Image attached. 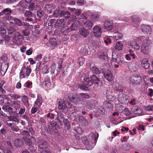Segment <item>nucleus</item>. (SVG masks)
I'll use <instances>...</instances> for the list:
<instances>
[{
  "mask_svg": "<svg viewBox=\"0 0 153 153\" xmlns=\"http://www.w3.org/2000/svg\"><path fill=\"white\" fill-rule=\"evenodd\" d=\"M138 39L143 42L141 46V52L144 55L148 54L150 52L151 46L148 39L143 36L139 37Z\"/></svg>",
  "mask_w": 153,
  "mask_h": 153,
  "instance_id": "obj_1",
  "label": "nucleus"
},
{
  "mask_svg": "<svg viewBox=\"0 0 153 153\" xmlns=\"http://www.w3.org/2000/svg\"><path fill=\"white\" fill-rule=\"evenodd\" d=\"M82 82V85L79 84V87L82 90H87L88 87L90 86L92 84V82L90 81V79L87 76L84 77Z\"/></svg>",
  "mask_w": 153,
  "mask_h": 153,
  "instance_id": "obj_2",
  "label": "nucleus"
},
{
  "mask_svg": "<svg viewBox=\"0 0 153 153\" xmlns=\"http://www.w3.org/2000/svg\"><path fill=\"white\" fill-rule=\"evenodd\" d=\"M38 143L39 148L42 150L40 153H51L48 148V144L46 142L43 140H39Z\"/></svg>",
  "mask_w": 153,
  "mask_h": 153,
  "instance_id": "obj_3",
  "label": "nucleus"
},
{
  "mask_svg": "<svg viewBox=\"0 0 153 153\" xmlns=\"http://www.w3.org/2000/svg\"><path fill=\"white\" fill-rule=\"evenodd\" d=\"M31 72V70L30 66H27V67L25 66H23L20 73V79H22L25 78V75L27 76H29Z\"/></svg>",
  "mask_w": 153,
  "mask_h": 153,
  "instance_id": "obj_4",
  "label": "nucleus"
},
{
  "mask_svg": "<svg viewBox=\"0 0 153 153\" xmlns=\"http://www.w3.org/2000/svg\"><path fill=\"white\" fill-rule=\"evenodd\" d=\"M66 102L64 100L60 99L58 102L59 109L62 110L66 109L68 110L71 107V105L70 103L67 105Z\"/></svg>",
  "mask_w": 153,
  "mask_h": 153,
  "instance_id": "obj_5",
  "label": "nucleus"
},
{
  "mask_svg": "<svg viewBox=\"0 0 153 153\" xmlns=\"http://www.w3.org/2000/svg\"><path fill=\"white\" fill-rule=\"evenodd\" d=\"M23 36L21 33L19 32L16 33L13 36V42L16 45H20L22 42L21 39L23 38Z\"/></svg>",
  "mask_w": 153,
  "mask_h": 153,
  "instance_id": "obj_6",
  "label": "nucleus"
},
{
  "mask_svg": "<svg viewBox=\"0 0 153 153\" xmlns=\"http://www.w3.org/2000/svg\"><path fill=\"white\" fill-rule=\"evenodd\" d=\"M93 32L95 36L100 37L102 33V29L99 26L96 25L93 27Z\"/></svg>",
  "mask_w": 153,
  "mask_h": 153,
  "instance_id": "obj_7",
  "label": "nucleus"
},
{
  "mask_svg": "<svg viewBox=\"0 0 153 153\" xmlns=\"http://www.w3.org/2000/svg\"><path fill=\"white\" fill-rule=\"evenodd\" d=\"M58 120L60 124L62 123L63 121L65 126L67 127V129L69 130L70 128V125L69 121L67 119H64L62 116H59L58 114Z\"/></svg>",
  "mask_w": 153,
  "mask_h": 153,
  "instance_id": "obj_8",
  "label": "nucleus"
},
{
  "mask_svg": "<svg viewBox=\"0 0 153 153\" xmlns=\"http://www.w3.org/2000/svg\"><path fill=\"white\" fill-rule=\"evenodd\" d=\"M128 97L125 94H121L119 95L118 100L120 103L125 104L128 102Z\"/></svg>",
  "mask_w": 153,
  "mask_h": 153,
  "instance_id": "obj_9",
  "label": "nucleus"
},
{
  "mask_svg": "<svg viewBox=\"0 0 153 153\" xmlns=\"http://www.w3.org/2000/svg\"><path fill=\"white\" fill-rule=\"evenodd\" d=\"M141 77L140 76H132L129 79V81L131 84H137L140 83Z\"/></svg>",
  "mask_w": 153,
  "mask_h": 153,
  "instance_id": "obj_10",
  "label": "nucleus"
},
{
  "mask_svg": "<svg viewBox=\"0 0 153 153\" xmlns=\"http://www.w3.org/2000/svg\"><path fill=\"white\" fill-rule=\"evenodd\" d=\"M104 30L107 31L111 30L113 28V22L112 21L106 20L104 22L103 27Z\"/></svg>",
  "mask_w": 153,
  "mask_h": 153,
  "instance_id": "obj_11",
  "label": "nucleus"
},
{
  "mask_svg": "<svg viewBox=\"0 0 153 153\" xmlns=\"http://www.w3.org/2000/svg\"><path fill=\"white\" fill-rule=\"evenodd\" d=\"M132 22V24L134 27H137L140 23V20L138 16L136 15H133L130 17Z\"/></svg>",
  "mask_w": 153,
  "mask_h": 153,
  "instance_id": "obj_12",
  "label": "nucleus"
},
{
  "mask_svg": "<svg viewBox=\"0 0 153 153\" xmlns=\"http://www.w3.org/2000/svg\"><path fill=\"white\" fill-rule=\"evenodd\" d=\"M57 126L56 123L54 121L50 122L49 124L48 125L50 131L54 133H56L57 132L56 129V127Z\"/></svg>",
  "mask_w": 153,
  "mask_h": 153,
  "instance_id": "obj_13",
  "label": "nucleus"
},
{
  "mask_svg": "<svg viewBox=\"0 0 153 153\" xmlns=\"http://www.w3.org/2000/svg\"><path fill=\"white\" fill-rule=\"evenodd\" d=\"M104 75L105 79L109 82L111 81L113 79V74L109 70H107L104 73Z\"/></svg>",
  "mask_w": 153,
  "mask_h": 153,
  "instance_id": "obj_14",
  "label": "nucleus"
},
{
  "mask_svg": "<svg viewBox=\"0 0 153 153\" xmlns=\"http://www.w3.org/2000/svg\"><path fill=\"white\" fill-rule=\"evenodd\" d=\"M68 98L71 102L75 104L78 103L80 101L78 95L76 94H71L68 96Z\"/></svg>",
  "mask_w": 153,
  "mask_h": 153,
  "instance_id": "obj_15",
  "label": "nucleus"
},
{
  "mask_svg": "<svg viewBox=\"0 0 153 153\" xmlns=\"http://www.w3.org/2000/svg\"><path fill=\"white\" fill-rule=\"evenodd\" d=\"M137 62L135 61H132L129 63L128 65L129 68L131 71H135L138 67Z\"/></svg>",
  "mask_w": 153,
  "mask_h": 153,
  "instance_id": "obj_16",
  "label": "nucleus"
},
{
  "mask_svg": "<svg viewBox=\"0 0 153 153\" xmlns=\"http://www.w3.org/2000/svg\"><path fill=\"white\" fill-rule=\"evenodd\" d=\"M129 45L135 50L139 51L140 48V46L138 43L135 41L131 40L130 41Z\"/></svg>",
  "mask_w": 153,
  "mask_h": 153,
  "instance_id": "obj_17",
  "label": "nucleus"
},
{
  "mask_svg": "<svg viewBox=\"0 0 153 153\" xmlns=\"http://www.w3.org/2000/svg\"><path fill=\"white\" fill-rule=\"evenodd\" d=\"M132 112L134 114L141 115L142 114V109L138 106H136L133 107L131 109Z\"/></svg>",
  "mask_w": 153,
  "mask_h": 153,
  "instance_id": "obj_18",
  "label": "nucleus"
},
{
  "mask_svg": "<svg viewBox=\"0 0 153 153\" xmlns=\"http://www.w3.org/2000/svg\"><path fill=\"white\" fill-rule=\"evenodd\" d=\"M141 28L143 32L146 33L150 34L151 29L149 26L148 25L143 24L142 25Z\"/></svg>",
  "mask_w": 153,
  "mask_h": 153,
  "instance_id": "obj_19",
  "label": "nucleus"
},
{
  "mask_svg": "<svg viewBox=\"0 0 153 153\" xmlns=\"http://www.w3.org/2000/svg\"><path fill=\"white\" fill-rule=\"evenodd\" d=\"M79 32V34L82 38H86L89 34V32L85 28H81Z\"/></svg>",
  "mask_w": 153,
  "mask_h": 153,
  "instance_id": "obj_20",
  "label": "nucleus"
},
{
  "mask_svg": "<svg viewBox=\"0 0 153 153\" xmlns=\"http://www.w3.org/2000/svg\"><path fill=\"white\" fill-rule=\"evenodd\" d=\"M83 13L82 14V16H81V18L79 19L77 22L79 25H85L88 21L87 17L83 16Z\"/></svg>",
  "mask_w": 153,
  "mask_h": 153,
  "instance_id": "obj_21",
  "label": "nucleus"
},
{
  "mask_svg": "<svg viewBox=\"0 0 153 153\" xmlns=\"http://www.w3.org/2000/svg\"><path fill=\"white\" fill-rule=\"evenodd\" d=\"M100 13L99 12H93L91 13V18L93 21H97L100 18Z\"/></svg>",
  "mask_w": 153,
  "mask_h": 153,
  "instance_id": "obj_22",
  "label": "nucleus"
},
{
  "mask_svg": "<svg viewBox=\"0 0 153 153\" xmlns=\"http://www.w3.org/2000/svg\"><path fill=\"white\" fill-rule=\"evenodd\" d=\"M78 118L79 121L81 123L82 125L84 126H87L88 125V121L82 116H79L78 117H75V119L77 120Z\"/></svg>",
  "mask_w": 153,
  "mask_h": 153,
  "instance_id": "obj_23",
  "label": "nucleus"
},
{
  "mask_svg": "<svg viewBox=\"0 0 153 153\" xmlns=\"http://www.w3.org/2000/svg\"><path fill=\"white\" fill-rule=\"evenodd\" d=\"M113 38L114 41L115 40H118L122 39L123 38V34L120 32H115L114 33L112 36Z\"/></svg>",
  "mask_w": 153,
  "mask_h": 153,
  "instance_id": "obj_24",
  "label": "nucleus"
},
{
  "mask_svg": "<svg viewBox=\"0 0 153 153\" xmlns=\"http://www.w3.org/2000/svg\"><path fill=\"white\" fill-rule=\"evenodd\" d=\"M107 54L103 51H100L98 53V57L99 58L102 60H105L107 59Z\"/></svg>",
  "mask_w": 153,
  "mask_h": 153,
  "instance_id": "obj_25",
  "label": "nucleus"
},
{
  "mask_svg": "<svg viewBox=\"0 0 153 153\" xmlns=\"http://www.w3.org/2000/svg\"><path fill=\"white\" fill-rule=\"evenodd\" d=\"M42 99L41 96L39 95H38L37 98L34 102V104L38 107H40L42 105Z\"/></svg>",
  "mask_w": 153,
  "mask_h": 153,
  "instance_id": "obj_26",
  "label": "nucleus"
},
{
  "mask_svg": "<svg viewBox=\"0 0 153 153\" xmlns=\"http://www.w3.org/2000/svg\"><path fill=\"white\" fill-rule=\"evenodd\" d=\"M141 64L142 66L145 69L148 68L150 66V64L148 60L146 58L143 59L142 60Z\"/></svg>",
  "mask_w": 153,
  "mask_h": 153,
  "instance_id": "obj_27",
  "label": "nucleus"
},
{
  "mask_svg": "<svg viewBox=\"0 0 153 153\" xmlns=\"http://www.w3.org/2000/svg\"><path fill=\"white\" fill-rule=\"evenodd\" d=\"M91 79L92 83L93 82L95 84L98 85L100 83V80L95 75H93L91 77Z\"/></svg>",
  "mask_w": 153,
  "mask_h": 153,
  "instance_id": "obj_28",
  "label": "nucleus"
},
{
  "mask_svg": "<svg viewBox=\"0 0 153 153\" xmlns=\"http://www.w3.org/2000/svg\"><path fill=\"white\" fill-rule=\"evenodd\" d=\"M65 20L63 19H60L57 20L55 24V26L56 27H61L63 26L65 24Z\"/></svg>",
  "mask_w": 153,
  "mask_h": 153,
  "instance_id": "obj_29",
  "label": "nucleus"
},
{
  "mask_svg": "<svg viewBox=\"0 0 153 153\" xmlns=\"http://www.w3.org/2000/svg\"><path fill=\"white\" fill-rule=\"evenodd\" d=\"M43 84L46 88H48L50 87L51 85V80L49 77H46L45 78Z\"/></svg>",
  "mask_w": 153,
  "mask_h": 153,
  "instance_id": "obj_30",
  "label": "nucleus"
},
{
  "mask_svg": "<svg viewBox=\"0 0 153 153\" xmlns=\"http://www.w3.org/2000/svg\"><path fill=\"white\" fill-rule=\"evenodd\" d=\"M8 65L7 64L5 63H2L1 65V71L3 72L5 74L8 68Z\"/></svg>",
  "mask_w": 153,
  "mask_h": 153,
  "instance_id": "obj_31",
  "label": "nucleus"
},
{
  "mask_svg": "<svg viewBox=\"0 0 153 153\" xmlns=\"http://www.w3.org/2000/svg\"><path fill=\"white\" fill-rule=\"evenodd\" d=\"M123 45L120 42H118L115 46V49L117 51H121L123 49Z\"/></svg>",
  "mask_w": 153,
  "mask_h": 153,
  "instance_id": "obj_32",
  "label": "nucleus"
},
{
  "mask_svg": "<svg viewBox=\"0 0 153 153\" xmlns=\"http://www.w3.org/2000/svg\"><path fill=\"white\" fill-rule=\"evenodd\" d=\"M104 105L105 107L106 108L110 111L112 110L113 108V105L108 101L104 102Z\"/></svg>",
  "mask_w": 153,
  "mask_h": 153,
  "instance_id": "obj_33",
  "label": "nucleus"
},
{
  "mask_svg": "<svg viewBox=\"0 0 153 153\" xmlns=\"http://www.w3.org/2000/svg\"><path fill=\"white\" fill-rule=\"evenodd\" d=\"M14 144L17 147H20L23 146V142L21 140L17 139L15 141Z\"/></svg>",
  "mask_w": 153,
  "mask_h": 153,
  "instance_id": "obj_34",
  "label": "nucleus"
},
{
  "mask_svg": "<svg viewBox=\"0 0 153 153\" xmlns=\"http://www.w3.org/2000/svg\"><path fill=\"white\" fill-rule=\"evenodd\" d=\"M119 54H116L115 53H113L112 55V59L111 61V63L112 65H113V63L115 62L116 58H117Z\"/></svg>",
  "mask_w": 153,
  "mask_h": 153,
  "instance_id": "obj_35",
  "label": "nucleus"
},
{
  "mask_svg": "<svg viewBox=\"0 0 153 153\" xmlns=\"http://www.w3.org/2000/svg\"><path fill=\"white\" fill-rule=\"evenodd\" d=\"M61 31L64 34L66 35L71 31V30L69 28H65L64 27H62L61 29Z\"/></svg>",
  "mask_w": 153,
  "mask_h": 153,
  "instance_id": "obj_36",
  "label": "nucleus"
},
{
  "mask_svg": "<svg viewBox=\"0 0 153 153\" xmlns=\"http://www.w3.org/2000/svg\"><path fill=\"white\" fill-rule=\"evenodd\" d=\"M49 68L46 65H44L42 69V73L43 74H46L49 72Z\"/></svg>",
  "mask_w": 153,
  "mask_h": 153,
  "instance_id": "obj_37",
  "label": "nucleus"
},
{
  "mask_svg": "<svg viewBox=\"0 0 153 153\" xmlns=\"http://www.w3.org/2000/svg\"><path fill=\"white\" fill-rule=\"evenodd\" d=\"M85 27L88 30H90L93 26V23L90 21H87L85 25Z\"/></svg>",
  "mask_w": 153,
  "mask_h": 153,
  "instance_id": "obj_38",
  "label": "nucleus"
},
{
  "mask_svg": "<svg viewBox=\"0 0 153 153\" xmlns=\"http://www.w3.org/2000/svg\"><path fill=\"white\" fill-rule=\"evenodd\" d=\"M123 106L120 104H117L115 105V108L116 110L120 112H121L123 108Z\"/></svg>",
  "mask_w": 153,
  "mask_h": 153,
  "instance_id": "obj_39",
  "label": "nucleus"
},
{
  "mask_svg": "<svg viewBox=\"0 0 153 153\" xmlns=\"http://www.w3.org/2000/svg\"><path fill=\"white\" fill-rule=\"evenodd\" d=\"M79 25L77 22H75L71 26V31L77 29L79 26Z\"/></svg>",
  "mask_w": 153,
  "mask_h": 153,
  "instance_id": "obj_40",
  "label": "nucleus"
},
{
  "mask_svg": "<svg viewBox=\"0 0 153 153\" xmlns=\"http://www.w3.org/2000/svg\"><path fill=\"white\" fill-rule=\"evenodd\" d=\"M123 62V58L121 54H119V56L117 58H116V60L115 62L118 63H122Z\"/></svg>",
  "mask_w": 153,
  "mask_h": 153,
  "instance_id": "obj_41",
  "label": "nucleus"
},
{
  "mask_svg": "<svg viewBox=\"0 0 153 153\" xmlns=\"http://www.w3.org/2000/svg\"><path fill=\"white\" fill-rule=\"evenodd\" d=\"M50 43L51 45L54 47L56 46L57 44L56 39L54 38H52L50 39Z\"/></svg>",
  "mask_w": 153,
  "mask_h": 153,
  "instance_id": "obj_42",
  "label": "nucleus"
},
{
  "mask_svg": "<svg viewBox=\"0 0 153 153\" xmlns=\"http://www.w3.org/2000/svg\"><path fill=\"white\" fill-rule=\"evenodd\" d=\"M92 72L96 74H100L101 72L96 67L93 66L91 68Z\"/></svg>",
  "mask_w": 153,
  "mask_h": 153,
  "instance_id": "obj_43",
  "label": "nucleus"
},
{
  "mask_svg": "<svg viewBox=\"0 0 153 153\" xmlns=\"http://www.w3.org/2000/svg\"><path fill=\"white\" fill-rule=\"evenodd\" d=\"M113 38L112 36L107 37L106 40H104V42L107 45L110 43H111L112 41H114Z\"/></svg>",
  "mask_w": 153,
  "mask_h": 153,
  "instance_id": "obj_44",
  "label": "nucleus"
},
{
  "mask_svg": "<svg viewBox=\"0 0 153 153\" xmlns=\"http://www.w3.org/2000/svg\"><path fill=\"white\" fill-rule=\"evenodd\" d=\"M115 85L116 86V90L117 91L120 92H122L123 91V88L121 86L117 83H116Z\"/></svg>",
  "mask_w": 153,
  "mask_h": 153,
  "instance_id": "obj_45",
  "label": "nucleus"
},
{
  "mask_svg": "<svg viewBox=\"0 0 153 153\" xmlns=\"http://www.w3.org/2000/svg\"><path fill=\"white\" fill-rule=\"evenodd\" d=\"M61 15L64 16L65 18H68L70 16V13L67 11H62L61 12Z\"/></svg>",
  "mask_w": 153,
  "mask_h": 153,
  "instance_id": "obj_46",
  "label": "nucleus"
},
{
  "mask_svg": "<svg viewBox=\"0 0 153 153\" xmlns=\"http://www.w3.org/2000/svg\"><path fill=\"white\" fill-rule=\"evenodd\" d=\"M80 51L81 52L85 54L88 53V51L87 50V47L84 45H82V47Z\"/></svg>",
  "mask_w": 153,
  "mask_h": 153,
  "instance_id": "obj_47",
  "label": "nucleus"
},
{
  "mask_svg": "<svg viewBox=\"0 0 153 153\" xmlns=\"http://www.w3.org/2000/svg\"><path fill=\"white\" fill-rule=\"evenodd\" d=\"M11 106L16 110L19 108L20 105L16 101H13L11 104Z\"/></svg>",
  "mask_w": 153,
  "mask_h": 153,
  "instance_id": "obj_48",
  "label": "nucleus"
},
{
  "mask_svg": "<svg viewBox=\"0 0 153 153\" xmlns=\"http://www.w3.org/2000/svg\"><path fill=\"white\" fill-rule=\"evenodd\" d=\"M145 109L147 111H153V105H149L144 107Z\"/></svg>",
  "mask_w": 153,
  "mask_h": 153,
  "instance_id": "obj_49",
  "label": "nucleus"
},
{
  "mask_svg": "<svg viewBox=\"0 0 153 153\" xmlns=\"http://www.w3.org/2000/svg\"><path fill=\"white\" fill-rule=\"evenodd\" d=\"M23 138L24 140H25L27 145L28 146L31 145L32 143V141H31L28 137H23Z\"/></svg>",
  "mask_w": 153,
  "mask_h": 153,
  "instance_id": "obj_50",
  "label": "nucleus"
},
{
  "mask_svg": "<svg viewBox=\"0 0 153 153\" xmlns=\"http://www.w3.org/2000/svg\"><path fill=\"white\" fill-rule=\"evenodd\" d=\"M85 61V59L82 57L79 58L78 60V62L79 64V66L83 65Z\"/></svg>",
  "mask_w": 153,
  "mask_h": 153,
  "instance_id": "obj_51",
  "label": "nucleus"
},
{
  "mask_svg": "<svg viewBox=\"0 0 153 153\" xmlns=\"http://www.w3.org/2000/svg\"><path fill=\"white\" fill-rule=\"evenodd\" d=\"M3 14L8 15L11 13V11L10 9L7 8L5 9L3 11Z\"/></svg>",
  "mask_w": 153,
  "mask_h": 153,
  "instance_id": "obj_52",
  "label": "nucleus"
},
{
  "mask_svg": "<svg viewBox=\"0 0 153 153\" xmlns=\"http://www.w3.org/2000/svg\"><path fill=\"white\" fill-rule=\"evenodd\" d=\"M10 96L12 100H15L17 99H19L20 97V96L16 94H10Z\"/></svg>",
  "mask_w": 153,
  "mask_h": 153,
  "instance_id": "obj_53",
  "label": "nucleus"
},
{
  "mask_svg": "<svg viewBox=\"0 0 153 153\" xmlns=\"http://www.w3.org/2000/svg\"><path fill=\"white\" fill-rule=\"evenodd\" d=\"M123 113L126 116H129L131 114V112L129 109L125 108L123 111Z\"/></svg>",
  "mask_w": 153,
  "mask_h": 153,
  "instance_id": "obj_54",
  "label": "nucleus"
},
{
  "mask_svg": "<svg viewBox=\"0 0 153 153\" xmlns=\"http://www.w3.org/2000/svg\"><path fill=\"white\" fill-rule=\"evenodd\" d=\"M14 22L15 24L19 26H21L23 25V24L22 23L21 21L18 19H14Z\"/></svg>",
  "mask_w": 153,
  "mask_h": 153,
  "instance_id": "obj_55",
  "label": "nucleus"
},
{
  "mask_svg": "<svg viewBox=\"0 0 153 153\" xmlns=\"http://www.w3.org/2000/svg\"><path fill=\"white\" fill-rule=\"evenodd\" d=\"M22 101L25 105H28L27 98L26 96H24L22 98Z\"/></svg>",
  "mask_w": 153,
  "mask_h": 153,
  "instance_id": "obj_56",
  "label": "nucleus"
},
{
  "mask_svg": "<svg viewBox=\"0 0 153 153\" xmlns=\"http://www.w3.org/2000/svg\"><path fill=\"white\" fill-rule=\"evenodd\" d=\"M86 106L89 109H92L94 107V102H92L91 103L90 102H88L87 103Z\"/></svg>",
  "mask_w": 153,
  "mask_h": 153,
  "instance_id": "obj_57",
  "label": "nucleus"
},
{
  "mask_svg": "<svg viewBox=\"0 0 153 153\" xmlns=\"http://www.w3.org/2000/svg\"><path fill=\"white\" fill-rule=\"evenodd\" d=\"M34 4L33 3H31L29 4L28 7L30 11H33L34 10Z\"/></svg>",
  "mask_w": 153,
  "mask_h": 153,
  "instance_id": "obj_58",
  "label": "nucleus"
},
{
  "mask_svg": "<svg viewBox=\"0 0 153 153\" xmlns=\"http://www.w3.org/2000/svg\"><path fill=\"white\" fill-rule=\"evenodd\" d=\"M25 15L26 17H30L32 16L33 14L31 12L28 11H27L25 13Z\"/></svg>",
  "mask_w": 153,
  "mask_h": 153,
  "instance_id": "obj_59",
  "label": "nucleus"
},
{
  "mask_svg": "<svg viewBox=\"0 0 153 153\" xmlns=\"http://www.w3.org/2000/svg\"><path fill=\"white\" fill-rule=\"evenodd\" d=\"M148 91V95L150 97H152L153 96V90L152 88H149Z\"/></svg>",
  "mask_w": 153,
  "mask_h": 153,
  "instance_id": "obj_60",
  "label": "nucleus"
},
{
  "mask_svg": "<svg viewBox=\"0 0 153 153\" xmlns=\"http://www.w3.org/2000/svg\"><path fill=\"white\" fill-rule=\"evenodd\" d=\"M82 97L83 99H88L89 96L87 94H83L82 93L80 94Z\"/></svg>",
  "mask_w": 153,
  "mask_h": 153,
  "instance_id": "obj_61",
  "label": "nucleus"
},
{
  "mask_svg": "<svg viewBox=\"0 0 153 153\" xmlns=\"http://www.w3.org/2000/svg\"><path fill=\"white\" fill-rule=\"evenodd\" d=\"M32 83L30 81H27L24 84V86L27 88H30V86L32 85Z\"/></svg>",
  "mask_w": 153,
  "mask_h": 153,
  "instance_id": "obj_62",
  "label": "nucleus"
},
{
  "mask_svg": "<svg viewBox=\"0 0 153 153\" xmlns=\"http://www.w3.org/2000/svg\"><path fill=\"white\" fill-rule=\"evenodd\" d=\"M6 33V30L3 27H0V33L1 34H5Z\"/></svg>",
  "mask_w": 153,
  "mask_h": 153,
  "instance_id": "obj_63",
  "label": "nucleus"
},
{
  "mask_svg": "<svg viewBox=\"0 0 153 153\" xmlns=\"http://www.w3.org/2000/svg\"><path fill=\"white\" fill-rule=\"evenodd\" d=\"M55 69V64H53L51 67L50 71L51 73H54Z\"/></svg>",
  "mask_w": 153,
  "mask_h": 153,
  "instance_id": "obj_64",
  "label": "nucleus"
}]
</instances>
